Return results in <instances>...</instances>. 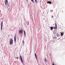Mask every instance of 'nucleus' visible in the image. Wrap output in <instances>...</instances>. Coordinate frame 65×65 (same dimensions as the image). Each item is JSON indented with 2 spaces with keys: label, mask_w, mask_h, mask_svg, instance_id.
I'll list each match as a JSON object with an SVG mask.
<instances>
[{
  "label": "nucleus",
  "mask_w": 65,
  "mask_h": 65,
  "mask_svg": "<svg viewBox=\"0 0 65 65\" xmlns=\"http://www.w3.org/2000/svg\"><path fill=\"white\" fill-rule=\"evenodd\" d=\"M47 3H48L49 4H52V2L48 1V2H47Z\"/></svg>",
  "instance_id": "10"
},
{
  "label": "nucleus",
  "mask_w": 65,
  "mask_h": 65,
  "mask_svg": "<svg viewBox=\"0 0 65 65\" xmlns=\"http://www.w3.org/2000/svg\"><path fill=\"white\" fill-rule=\"evenodd\" d=\"M45 61H46V62H47V59H46V58L45 59Z\"/></svg>",
  "instance_id": "14"
},
{
  "label": "nucleus",
  "mask_w": 65,
  "mask_h": 65,
  "mask_svg": "<svg viewBox=\"0 0 65 65\" xmlns=\"http://www.w3.org/2000/svg\"><path fill=\"white\" fill-rule=\"evenodd\" d=\"M16 37H17V36H16V35H15L14 38V41H16Z\"/></svg>",
  "instance_id": "8"
},
{
  "label": "nucleus",
  "mask_w": 65,
  "mask_h": 65,
  "mask_svg": "<svg viewBox=\"0 0 65 65\" xmlns=\"http://www.w3.org/2000/svg\"><path fill=\"white\" fill-rule=\"evenodd\" d=\"M23 30H21L19 31V32L20 34H22L23 33Z\"/></svg>",
  "instance_id": "6"
},
{
  "label": "nucleus",
  "mask_w": 65,
  "mask_h": 65,
  "mask_svg": "<svg viewBox=\"0 0 65 65\" xmlns=\"http://www.w3.org/2000/svg\"><path fill=\"white\" fill-rule=\"evenodd\" d=\"M31 2L33 3H35V2H34V0H31Z\"/></svg>",
  "instance_id": "12"
},
{
  "label": "nucleus",
  "mask_w": 65,
  "mask_h": 65,
  "mask_svg": "<svg viewBox=\"0 0 65 65\" xmlns=\"http://www.w3.org/2000/svg\"><path fill=\"white\" fill-rule=\"evenodd\" d=\"M1 30H2V27H3V21H2L1 23Z\"/></svg>",
  "instance_id": "3"
},
{
  "label": "nucleus",
  "mask_w": 65,
  "mask_h": 65,
  "mask_svg": "<svg viewBox=\"0 0 65 65\" xmlns=\"http://www.w3.org/2000/svg\"><path fill=\"white\" fill-rule=\"evenodd\" d=\"M27 2H28V0H27Z\"/></svg>",
  "instance_id": "19"
},
{
  "label": "nucleus",
  "mask_w": 65,
  "mask_h": 65,
  "mask_svg": "<svg viewBox=\"0 0 65 65\" xmlns=\"http://www.w3.org/2000/svg\"><path fill=\"white\" fill-rule=\"evenodd\" d=\"M53 17H54V16L53 15L52 16V18H53Z\"/></svg>",
  "instance_id": "16"
},
{
  "label": "nucleus",
  "mask_w": 65,
  "mask_h": 65,
  "mask_svg": "<svg viewBox=\"0 0 65 65\" xmlns=\"http://www.w3.org/2000/svg\"><path fill=\"white\" fill-rule=\"evenodd\" d=\"M55 27H54V29H56L57 28V23H55Z\"/></svg>",
  "instance_id": "5"
},
{
  "label": "nucleus",
  "mask_w": 65,
  "mask_h": 65,
  "mask_svg": "<svg viewBox=\"0 0 65 65\" xmlns=\"http://www.w3.org/2000/svg\"><path fill=\"white\" fill-rule=\"evenodd\" d=\"M13 40L11 39H10V44H12V43H13Z\"/></svg>",
  "instance_id": "2"
},
{
  "label": "nucleus",
  "mask_w": 65,
  "mask_h": 65,
  "mask_svg": "<svg viewBox=\"0 0 65 65\" xmlns=\"http://www.w3.org/2000/svg\"><path fill=\"white\" fill-rule=\"evenodd\" d=\"M63 35H64V33H63L62 32L61 33V36H63Z\"/></svg>",
  "instance_id": "11"
},
{
  "label": "nucleus",
  "mask_w": 65,
  "mask_h": 65,
  "mask_svg": "<svg viewBox=\"0 0 65 65\" xmlns=\"http://www.w3.org/2000/svg\"><path fill=\"white\" fill-rule=\"evenodd\" d=\"M35 55L36 57V59H37V55H36V53H35Z\"/></svg>",
  "instance_id": "9"
},
{
  "label": "nucleus",
  "mask_w": 65,
  "mask_h": 65,
  "mask_svg": "<svg viewBox=\"0 0 65 65\" xmlns=\"http://www.w3.org/2000/svg\"><path fill=\"white\" fill-rule=\"evenodd\" d=\"M35 2L37 3V0H35Z\"/></svg>",
  "instance_id": "13"
},
{
  "label": "nucleus",
  "mask_w": 65,
  "mask_h": 65,
  "mask_svg": "<svg viewBox=\"0 0 65 65\" xmlns=\"http://www.w3.org/2000/svg\"><path fill=\"white\" fill-rule=\"evenodd\" d=\"M16 58H17V59H19V57H17Z\"/></svg>",
  "instance_id": "17"
},
{
  "label": "nucleus",
  "mask_w": 65,
  "mask_h": 65,
  "mask_svg": "<svg viewBox=\"0 0 65 65\" xmlns=\"http://www.w3.org/2000/svg\"><path fill=\"white\" fill-rule=\"evenodd\" d=\"M24 33L25 35H26V32H25V30L24 31Z\"/></svg>",
  "instance_id": "15"
},
{
  "label": "nucleus",
  "mask_w": 65,
  "mask_h": 65,
  "mask_svg": "<svg viewBox=\"0 0 65 65\" xmlns=\"http://www.w3.org/2000/svg\"><path fill=\"white\" fill-rule=\"evenodd\" d=\"M5 3L6 5V6H8V0H5Z\"/></svg>",
  "instance_id": "1"
},
{
  "label": "nucleus",
  "mask_w": 65,
  "mask_h": 65,
  "mask_svg": "<svg viewBox=\"0 0 65 65\" xmlns=\"http://www.w3.org/2000/svg\"><path fill=\"white\" fill-rule=\"evenodd\" d=\"M54 28H55V27H53L52 26H51L50 27V29L51 30H53V29H54Z\"/></svg>",
  "instance_id": "7"
},
{
  "label": "nucleus",
  "mask_w": 65,
  "mask_h": 65,
  "mask_svg": "<svg viewBox=\"0 0 65 65\" xmlns=\"http://www.w3.org/2000/svg\"><path fill=\"white\" fill-rule=\"evenodd\" d=\"M20 58L21 61L22 63H23V59H22V56H21L20 55Z\"/></svg>",
  "instance_id": "4"
},
{
  "label": "nucleus",
  "mask_w": 65,
  "mask_h": 65,
  "mask_svg": "<svg viewBox=\"0 0 65 65\" xmlns=\"http://www.w3.org/2000/svg\"><path fill=\"white\" fill-rule=\"evenodd\" d=\"M23 42L24 43V41H23Z\"/></svg>",
  "instance_id": "18"
}]
</instances>
